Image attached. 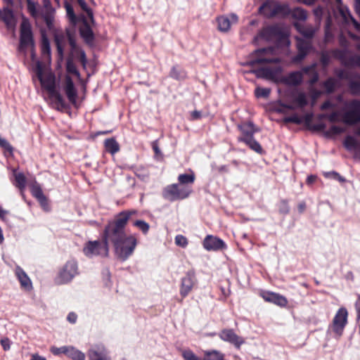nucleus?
Here are the masks:
<instances>
[{
	"instance_id": "nucleus-24",
	"label": "nucleus",
	"mask_w": 360,
	"mask_h": 360,
	"mask_svg": "<svg viewBox=\"0 0 360 360\" xmlns=\"http://www.w3.org/2000/svg\"><path fill=\"white\" fill-rule=\"evenodd\" d=\"M231 19L226 16H220L217 18L218 29L221 32H227L231 27V20L233 22L238 21V16L236 14L231 15Z\"/></svg>"
},
{
	"instance_id": "nucleus-35",
	"label": "nucleus",
	"mask_w": 360,
	"mask_h": 360,
	"mask_svg": "<svg viewBox=\"0 0 360 360\" xmlns=\"http://www.w3.org/2000/svg\"><path fill=\"white\" fill-rule=\"evenodd\" d=\"M105 148L108 152L112 155L115 154L120 150L119 143L115 139H108L104 142Z\"/></svg>"
},
{
	"instance_id": "nucleus-44",
	"label": "nucleus",
	"mask_w": 360,
	"mask_h": 360,
	"mask_svg": "<svg viewBox=\"0 0 360 360\" xmlns=\"http://www.w3.org/2000/svg\"><path fill=\"white\" fill-rule=\"evenodd\" d=\"M270 93L271 89L269 88L257 87L255 90V94L257 98H268Z\"/></svg>"
},
{
	"instance_id": "nucleus-41",
	"label": "nucleus",
	"mask_w": 360,
	"mask_h": 360,
	"mask_svg": "<svg viewBox=\"0 0 360 360\" xmlns=\"http://www.w3.org/2000/svg\"><path fill=\"white\" fill-rule=\"evenodd\" d=\"M65 8L66 10L67 16L70 20V22L72 25H76L77 22V18L75 14L74 9L70 4L68 1H65L64 4Z\"/></svg>"
},
{
	"instance_id": "nucleus-38",
	"label": "nucleus",
	"mask_w": 360,
	"mask_h": 360,
	"mask_svg": "<svg viewBox=\"0 0 360 360\" xmlns=\"http://www.w3.org/2000/svg\"><path fill=\"white\" fill-rule=\"evenodd\" d=\"M202 360H224V354L217 350L206 351Z\"/></svg>"
},
{
	"instance_id": "nucleus-42",
	"label": "nucleus",
	"mask_w": 360,
	"mask_h": 360,
	"mask_svg": "<svg viewBox=\"0 0 360 360\" xmlns=\"http://www.w3.org/2000/svg\"><path fill=\"white\" fill-rule=\"evenodd\" d=\"M31 193L32 195L38 200H44V194L40 187V186L35 182L31 186Z\"/></svg>"
},
{
	"instance_id": "nucleus-28",
	"label": "nucleus",
	"mask_w": 360,
	"mask_h": 360,
	"mask_svg": "<svg viewBox=\"0 0 360 360\" xmlns=\"http://www.w3.org/2000/svg\"><path fill=\"white\" fill-rule=\"evenodd\" d=\"M280 34V29L276 25L268 26L264 28L261 33V37L267 41H271L274 38Z\"/></svg>"
},
{
	"instance_id": "nucleus-20",
	"label": "nucleus",
	"mask_w": 360,
	"mask_h": 360,
	"mask_svg": "<svg viewBox=\"0 0 360 360\" xmlns=\"http://www.w3.org/2000/svg\"><path fill=\"white\" fill-rule=\"evenodd\" d=\"M262 298L268 302L274 303L279 307H284L288 304L285 297L273 292H264L261 293Z\"/></svg>"
},
{
	"instance_id": "nucleus-6",
	"label": "nucleus",
	"mask_w": 360,
	"mask_h": 360,
	"mask_svg": "<svg viewBox=\"0 0 360 360\" xmlns=\"http://www.w3.org/2000/svg\"><path fill=\"white\" fill-rule=\"evenodd\" d=\"M36 74L42 88L47 91L49 95L56 91L55 75L51 72H45L39 62L37 64Z\"/></svg>"
},
{
	"instance_id": "nucleus-17",
	"label": "nucleus",
	"mask_w": 360,
	"mask_h": 360,
	"mask_svg": "<svg viewBox=\"0 0 360 360\" xmlns=\"http://www.w3.org/2000/svg\"><path fill=\"white\" fill-rule=\"evenodd\" d=\"M63 89L69 101L72 104L75 105L77 103V91L70 76L65 75L63 83Z\"/></svg>"
},
{
	"instance_id": "nucleus-18",
	"label": "nucleus",
	"mask_w": 360,
	"mask_h": 360,
	"mask_svg": "<svg viewBox=\"0 0 360 360\" xmlns=\"http://www.w3.org/2000/svg\"><path fill=\"white\" fill-rule=\"evenodd\" d=\"M89 360H110V357L106 349L101 345L92 347L88 351Z\"/></svg>"
},
{
	"instance_id": "nucleus-48",
	"label": "nucleus",
	"mask_w": 360,
	"mask_h": 360,
	"mask_svg": "<svg viewBox=\"0 0 360 360\" xmlns=\"http://www.w3.org/2000/svg\"><path fill=\"white\" fill-rule=\"evenodd\" d=\"M134 225L138 227L143 233H148L149 230V224L143 220H136Z\"/></svg>"
},
{
	"instance_id": "nucleus-31",
	"label": "nucleus",
	"mask_w": 360,
	"mask_h": 360,
	"mask_svg": "<svg viewBox=\"0 0 360 360\" xmlns=\"http://www.w3.org/2000/svg\"><path fill=\"white\" fill-rule=\"evenodd\" d=\"M238 141L244 142L252 150L258 153H262V148L261 145L254 139V136L250 138H238Z\"/></svg>"
},
{
	"instance_id": "nucleus-52",
	"label": "nucleus",
	"mask_w": 360,
	"mask_h": 360,
	"mask_svg": "<svg viewBox=\"0 0 360 360\" xmlns=\"http://www.w3.org/2000/svg\"><path fill=\"white\" fill-rule=\"evenodd\" d=\"M68 349V346H63L60 347H52L51 348V352L54 355H60L61 354L66 355Z\"/></svg>"
},
{
	"instance_id": "nucleus-30",
	"label": "nucleus",
	"mask_w": 360,
	"mask_h": 360,
	"mask_svg": "<svg viewBox=\"0 0 360 360\" xmlns=\"http://www.w3.org/2000/svg\"><path fill=\"white\" fill-rule=\"evenodd\" d=\"M317 64L316 63L309 66H305L302 68V71L304 74L311 75V78L309 81L311 85H313L319 80V74L316 70Z\"/></svg>"
},
{
	"instance_id": "nucleus-51",
	"label": "nucleus",
	"mask_w": 360,
	"mask_h": 360,
	"mask_svg": "<svg viewBox=\"0 0 360 360\" xmlns=\"http://www.w3.org/2000/svg\"><path fill=\"white\" fill-rule=\"evenodd\" d=\"M175 243L178 246L185 248L188 245V240L183 235H177L175 237Z\"/></svg>"
},
{
	"instance_id": "nucleus-13",
	"label": "nucleus",
	"mask_w": 360,
	"mask_h": 360,
	"mask_svg": "<svg viewBox=\"0 0 360 360\" xmlns=\"http://www.w3.org/2000/svg\"><path fill=\"white\" fill-rule=\"evenodd\" d=\"M33 44L32 33L29 22L23 21L20 25V48L21 49Z\"/></svg>"
},
{
	"instance_id": "nucleus-23",
	"label": "nucleus",
	"mask_w": 360,
	"mask_h": 360,
	"mask_svg": "<svg viewBox=\"0 0 360 360\" xmlns=\"http://www.w3.org/2000/svg\"><path fill=\"white\" fill-rule=\"evenodd\" d=\"M51 105L58 111H63L66 108V103L58 91H55L49 95Z\"/></svg>"
},
{
	"instance_id": "nucleus-29",
	"label": "nucleus",
	"mask_w": 360,
	"mask_h": 360,
	"mask_svg": "<svg viewBox=\"0 0 360 360\" xmlns=\"http://www.w3.org/2000/svg\"><path fill=\"white\" fill-rule=\"evenodd\" d=\"M240 130L241 131L242 136L239 138H250L254 136V134L257 131L252 122H245L240 125Z\"/></svg>"
},
{
	"instance_id": "nucleus-22",
	"label": "nucleus",
	"mask_w": 360,
	"mask_h": 360,
	"mask_svg": "<svg viewBox=\"0 0 360 360\" xmlns=\"http://www.w3.org/2000/svg\"><path fill=\"white\" fill-rule=\"evenodd\" d=\"M79 33L86 44L89 45L93 44L94 41V35L91 27L85 19L83 20V24L79 28Z\"/></svg>"
},
{
	"instance_id": "nucleus-12",
	"label": "nucleus",
	"mask_w": 360,
	"mask_h": 360,
	"mask_svg": "<svg viewBox=\"0 0 360 360\" xmlns=\"http://www.w3.org/2000/svg\"><path fill=\"white\" fill-rule=\"evenodd\" d=\"M284 6L274 1H266L259 7V13L266 18H271L280 13Z\"/></svg>"
},
{
	"instance_id": "nucleus-50",
	"label": "nucleus",
	"mask_w": 360,
	"mask_h": 360,
	"mask_svg": "<svg viewBox=\"0 0 360 360\" xmlns=\"http://www.w3.org/2000/svg\"><path fill=\"white\" fill-rule=\"evenodd\" d=\"M63 37H60L59 35L56 36V44L57 46V51L59 56L60 58H63V50H64V45L62 42V38Z\"/></svg>"
},
{
	"instance_id": "nucleus-10",
	"label": "nucleus",
	"mask_w": 360,
	"mask_h": 360,
	"mask_svg": "<svg viewBox=\"0 0 360 360\" xmlns=\"http://www.w3.org/2000/svg\"><path fill=\"white\" fill-rule=\"evenodd\" d=\"M219 337L221 340L233 345L237 349H240L245 343L244 338L237 335L231 328L222 329L219 333Z\"/></svg>"
},
{
	"instance_id": "nucleus-43",
	"label": "nucleus",
	"mask_w": 360,
	"mask_h": 360,
	"mask_svg": "<svg viewBox=\"0 0 360 360\" xmlns=\"http://www.w3.org/2000/svg\"><path fill=\"white\" fill-rule=\"evenodd\" d=\"M323 86L328 93H331L335 89L336 81L334 78L330 77L323 82Z\"/></svg>"
},
{
	"instance_id": "nucleus-14",
	"label": "nucleus",
	"mask_w": 360,
	"mask_h": 360,
	"mask_svg": "<svg viewBox=\"0 0 360 360\" xmlns=\"http://www.w3.org/2000/svg\"><path fill=\"white\" fill-rule=\"evenodd\" d=\"M333 55L335 58L339 59L342 64L346 66H357L360 68V56L354 55L347 58V51L345 50L335 49L333 51Z\"/></svg>"
},
{
	"instance_id": "nucleus-1",
	"label": "nucleus",
	"mask_w": 360,
	"mask_h": 360,
	"mask_svg": "<svg viewBox=\"0 0 360 360\" xmlns=\"http://www.w3.org/2000/svg\"><path fill=\"white\" fill-rule=\"evenodd\" d=\"M272 52L273 49L270 48L257 50L255 52L256 58L250 63L252 65H264L254 70L257 77L278 82H280L282 68L278 65H269L270 63H278L280 62V60L277 58L270 57Z\"/></svg>"
},
{
	"instance_id": "nucleus-39",
	"label": "nucleus",
	"mask_w": 360,
	"mask_h": 360,
	"mask_svg": "<svg viewBox=\"0 0 360 360\" xmlns=\"http://www.w3.org/2000/svg\"><path fill=\"white\" fill-rule=\"evenodd\" d=\"M195 176L193 172L191 174H182L178 176V181L180 184L186 186V184H193L195 181Z\"/></svg>"
},
{
	"instance_id": "nucleus-64",
	"label": "nucleus",
	"mask_w": 360,
	"mask_h": 360,
	"mask_svg": "<svg viewBox=\"0 0 360 360\" xmlns=\"http://www.w3.org/2000/svg\"><path fill=\"white\" fill-rule=\"evenodd\" d=\"M30 360H46V359L44 356H40L37 353H34L31 355Z\"/></svg>"
},
{
	"instance_id": "nucleus-7",
	"label": "nucleus",
	"mask_w": 360,
	"mask_h": 360,
	"mask_svg": "<svg viewBox=\"0 0 360 360\" xmlns=\"http://www.w3.org/2000/svg\"><path fill=\"white\" fill-rule=\"evenodd\" d=\"M78 273L77 262L75 260L68 261L60 270L56 278V282L58 284L67 283L72 281Z\"/></svg>"
},
{
	"instance_id": "nucleus-57",
	"label": "nucleus",
	"mask_w": 360,
	"mask_h": 360,
	"mask_svg": "<svg viewBox=\"0 0 360 360\" xmlns=\"http://www.w3.org/2000/svg\"><path fill=\"white\" fill-rule=\"evenodd\" d=\"M338 112H333L329 115H323V117H327L330 122H335L338 121Z\"/></svg>"
},
{
	"instance_id": "nucleus-11",
	"label": "nucleus",
	"mask_w": 360,
	"mask_h": 360,
	"mask_svg": "<svg viewBox=\"0 0 360 360\" xmlns=\"http://www.w3.org/2000/svg\"><path fill=\"white\" fill-rule=\"evenodd\" d=\"M297 48L298 53L292 58L294 63L301 62L312 49L311 40L297 38Z\"/></svg>"
},
{
	"instance_id": "nucleus-46",
	"label": "nucleus",
	"mask_w": 360,
	"mask_h": 360,
	"mask_svg": "<svg viewBox=\"0 0 360 360\" xmlns=\"http://www.w3.org/2000/svg\"><path fill=\"white\" fill-rule=\"evenodd\" d=\"M78 4L81 7V8L85 11L88 15V17L90 18L91 20H93L94 15L93 12L90 8L87 6L86 3L84 0H77Z\"/></svg>"
},
{
	"instance_id": "nucleus-25",
	"label": "nucleus",
	"mask_w": 360,
	"mask_h": 360,
	"mask_svg": "<svg viewBox=\"0 0 360 360\" xmlns=\"http://www.w3.org/2000/svg\"><path fill=\"white\" fill-rule=\"evenodd\" d=\"M338 9L345 23H349V22H352L354 27L357 30H360V24L352 17V15L350 13V11H349L347 6L340 5L338 6Z\"/></svg>"
},
{
	"instance_id": "nucleus-3",
	"label": "nucleus",
	"mask_w": 360,
	"mask_h": 360,
	"mask_svg": "<svg viewBox=\"0 0 360 360\" xmlns=\"http://www.w3.org/2000/svg\"><path fill=\"white\" fill-rule=\"evenodd\" d=\"M138 241L135 235H126L113 244L115 255L122 261L127 260L134 252Z\"/></svg>"
},
{
	"instance_id": "nucleus-8",
	"label": "nucleus",
	"mask_w": 360,
	"mask_h": 360,
	"mask_svg": "<svg viewBox=\"0 0 360 360\" xmlns=\"http://www.w3.org/2000/svg\"><path fill=\"white\" fill-rule=\"evenodd\" d=\"M84 253L87 257L96 255L107 256L108 254V244L106 242L89 241L84 248Z\"/></svg>"
},
{
	"instance_id": "nucleus-37",
	"label": "nucleus",
	"mask_w": 360,
	"mask_h": 360,
	"mask_svg": "<svg viewBox=\"0 0 360 360\" xmlns=\"http://www.w3.org/2000/svg\"><path fill=\"white\" fill-rule=\"evenodd\" d=\"M343 145L348 150H355L359 148V144L356 139L352 136L348 135L345 137Z\"/></svg>"
},
{
	"instance_id": "nucleus-40",
	"label": "nucleus",
	"mask_w": 360,
	"mask_h": 360,
	"mask_svg": "<svg viewBox=\"0 0 360 360\" xmlns=\"http://www.w3.org/2000/svg\"><path fill=\"white\" fill-rule=\"evenodd\" d=\"M291 15L293 18L301 21H304L307 18V11L304 9L300 7L293 8L291 11Z\"/></svg>"
},
{
	"instance_id": "nucleus-62",
	"label": "nucleus",
	"mask_w": 360,
	"mask_h": 360,
	"mask_svg": "<svg viewBox=\"0 0 360 360\" xmlns=\"http://www.w3.org/2000/svg\"><path fill=\"white\" fill-rule=\"evenodd\" d=\"M77 316L76 314L73 313V312H70L68 315V320L69 322L72 323H75L77 321Z\"/></svg>"
},
{
	"instance_id": "nucleus-61",
	"label": "nucleus",
	"mask_w": 360,
	"mask_h": 360,
	"mask_svg": "<svg viewBox=\"0 0 360 360\" xmlns=\"http://www.w3.org/2000/svg\"><path fill=\"white\" fill-rule=\"evenodd\" d=\"M355 309L356 311L357 320H360V295L358 296V300L355 302Z\"/></svg>"
},
{
	"instance_id": "nucleus-27",
	"label": "nucleus",
	"mask_w": 360,
	"mask_h": 360,
	"mask_svg": "<svg viewBox=\"0 0 360 360\" xmlns=\"http://www.w3.org/2000/svg\"><path fill=\"white\" fill-rule=\"evenodd\" d=\"M15 273L20 283L22 288L26 290H30L32 288V282L27 274L23 271L22 268L18 266H16Z\"/></svg>"
},
{
	"instance_id": "nucleus-63",
	"label": "nucleus",
	"mask_w": 360,
	"mask_h": 360,
	"mask_svg": "<svg viewBox=\"0 0 360 360\" xmlns=\"http://www.w3.org/2000/svg\"><path fill=\"white\" fill-rule=\"evenodd\" d=\"M314 13L315 15V16L320 19L322 16V14H323V8L321 7H317L314 10Z\"/></svg>"
},
{
	"instance_id": "nucleus-60",
	"label": "nucleus",
	"mask_w": 360,
	"mask_h": 360,
	"mask_svg": "<svg viewBox=\"0 0 360 360\" xmlns=\"http://www.w3.org/2000/svg\"><path fill=\"white\" fill-rule=\"evenodd\" d=\"M27 8L29 11L31 13L32 15H34L36 13V6L34 2H32L30 0L27 1Z\"/></svg>"
},
{
	"instance_id": "nucleus-45",
	"label": "nucleus",
	"mask_w": 360,
	"mask_h": 360,
	"mask_svg": "<svg viewBox=\"0 0 360 360\" xmlns=\"http://www.w3.org/2000/svg\"><path fill=\"white\" fill-rule=\"evenodd\" d=\"M66 70L68 73L73 74L76 75L77 77H79L80 75L78 70H77V68L75 65L74 64L72 59H68L66 64Z\"/></svg>"
},
{
	"instance_id": "nucleus-56",
	"label": "nucleus",
	"mask_w": 360,
	"mask_h": 360,
	"mask_svg": "<svg viewBox=\"0 0 360 360\" xmlns=\"http://www.w3.org/2000/svg\"><path fill=\"white\" fill-rule=\"evenodd\" d=\"M321 63L324 67H326L330 63V56L327 52H322L321 56Z\"/></svg>"
},
{
	"instance_id": "nucleus-26",
	"label": "nucleus",
	"mask_w": 360,
	"mask_h": 360,
	"mask_svg": "<svg viewBox=\"0 0 360 360\" xmlns=\"http://www.w3.org/2000/svg\"><path fill=\"white\" fill-rule=\"evenodd\" d=\"M0 19L8 27H12L15 25L13 12L9 8H4L2 10H0Z\"/></svg>"
},
{
	"instance_id": "nucleus-49",
	"label": "nucleus",
	"mask_w": 360,
	"mask_h": 360,
	"mask_svg": "<svg viewBox=\"0 0 360 360\" xmlns=\"http://www.w3.org/2000/svg\"><path fill=\"white\" fill-rule=\"evenodd\" d=\"M345 131V129L343 127L333 125L330 127V129L326 131V134L327 136H333L340 134Z\"/></svg>"
},
{
	"instance_id": "nucleus-2",
	"label": "nucleus",
	"mask_w": 360,
	"mask_h": 360,
	"mask_svg": "<svg viewBox=\"0 0 360 360\" xmlns=\"http://www.w3.org/2000/svg\"><path fill=\"white\" fill-rule=\"evenodd\" d=\"M136 213L135 210H125L117 214L105 226L103 235V241L108 244L110 242L113 245L123 238L127 235L124 231L125 226L131 217Z\"/></svg>"
},
{
	"instance_id": "nucleus-34",
	"label": "nucleus",
	"mask_w": 360,
	"mask_h": 360,
	"mask_svg": "<svg viewBox=\"0 0 360 360\" xmlns=\"http://www.w3.org/2000/svg\"><path fill=\"white\" fill-rule=\"evenodd\" d=\"M66 356L72 360H85V354L72 346H68Z\"/></svg>"
},
{
	"instance_id": "nucleus-15",
	"label": "nucleus",
	"mask_w": 360,
	"mask_h": 360,
	"mask_svg": "<svg viewBox=\"0 0 360 360\" xmlns=\"http://www.w3.org/2000/svg\"><path fill=\"white\" fill-rule=\"evenodd\" d=\"M203 248L207 251H218L226 248L225 243L212 235H207L202 243Z\"/></svg>"
},
{
	"instance_id": "nucleus-19",
	"label": "nucleus",
	"mask_w": 360,
	"mask_h": 360,
	"mask_svg": "<svg viewBox=\"0 0 360 360\" xmlns=\"http://www.w3.org/2000/svg\"><path fill=\"white\" fill-rule=\"evenodd\" d=\"M292 103L286 105V108L294 110L295 108H302L308 103L307 94L304 92H293L291 94Z\"/></svg>"
},
{
	"instance_id": "nucleus-33",
	"label": "nucleus",
	"mask_w": 360,
	"mask_h": 360,
	"mask_svg": "<svg viewBox=\"0 0 360 360\" xmlns=\"http://www.w3.org/2000/svg\"><path fill=\"white\" fill-rule=\"evenodd\" d=\"M14 185L20 191L21 195L24 197V190L26 186V177L22 172L14 173Z\"/></svg>"
},
{
	"instance_id": "nucleus-32",
	"label": "nucleus",
	"mask_w": 360,
	"mask_h": 360,
	"mask_svg": "<svg viewBox=\"0 0 360 360\" xmlns=\"http://www.w3.org/2000/svg\"><path fill=\"white\" fill-rule=\"evenodd\" d=\"M297 31L305 38L310 40L314 34V30L311 27H305L298 22L294 24Z\"/></svg>"
},
{
	"instance_id": "nucleus-53",
	"label": "nucleus",
	"mask_w": 360,
	"mask_h": 360,
	"mask_svg": "<svg viewBox=\"0 0 360 360\" xmlns=\"http://www.w3.org/2000/svg\"><path fill=\"white\" fill-rule=\"evenodd\" d=\"M67 37L68 39L70 46L72 49V53H76L78 51V49H80L77 46V44H76L75 39L70 33L67 34Z\"/></svg>"
},
{
	"instance_id": "nucleus-9",
	"label": "nucleus",
	"mask_w": 360,
	"mask_h": 360,
	"mask_svg": "<svg viewBox=\"0 0 360 360\" xmlns=\"http://www.w3.org/2000/svg\"><path fill=\"white\" fill-rule=\"evenodd\" d=\"M348 312L346 308L340 307L336 312L332 322L333 331L341 336L347 324Z\"/></svg>"
},
{
	"instance_id": "nucleus-5",
	"label": "nucleus",
	"mask_w": 360,
	"mask_h": 360,
	"mask_svg": "<svg viewBox=\"0 0 360 360\" xmlns=\"http://www.w3.org/2000/svg\"><path fill=\"white\" fill-rule=\"evenodd\" d=\"M191 192L192 189L188 186L173 184L165 189L164 197L170 201H174L188 198Z\"/></svg>"
},
{
	"instance_id": "nucleus-16",
	"label": "nucleus",
	"mask_w": 360,
	"mask_h": 360,
	"mask_svg": "<svg viewBox=\"0 0 360 360\" xmlns=\"http://www.w3.org/2000/svg\"><path fill=\"white\" fill-rule=\"evenodd\" d=\"M195 283V277L193 272L188 271L184 277L181 278L180 286V295L182 298L186 297L192 290Z\"/></svg>"
},
{
	"instance_id": "nucleus-54",
	"label": "nucleus",
	"mask_w": 360,
	"mask_h": 360,
	"mask_svg": "<svg viewBox=\"0 0 360 360\" xmlns=\"http://www.w3.org/2000/svg\"><path fill=\"white\" fill-rule=\"evenodd\" d=\"M288 202L286 200H282L279 203V212L281 214H286L289 212Z\"/></svg>"
},
{
	"instance_id": "nucleus-58",
	"label": "nucleus",
	"mask_w": 360,
	"mask_h": 360,
	"mask_svg": "<svg viewBox=\"0 0 360 360\" xmlns=\"http://www.w3.org/2000/svg\"><path fill=\"white\" fill-rule=\"evenodd\" d=\"M1 345L5 351L9 350L11 348V342L7 338L1 340Z\"/></svg>"
},
{
	"instance_id": "nucleus-4",
	"label": "nucleus",
	"mask_w": 360,
	"mask_h": 360,
	"mask_svg": "<svg viewBox=\"0 0 360 360\" xmlns=\"http://www.w3.org/2000/svg\"><path fill=\"white\" fill-rule=\"evenodd\" d=\"M347 110L342 115L341 121L347 125L360 123V100L354 99L346 104Z\"/></svg>"
},
{
	"instance_id": "nucleus-21",
	"label": "nucleus",
	"mask_w": 360,
	"mask_h": 360,
	"mask_svg": "<svg viewBox=\"0 0 360 360\" xmlns=\"http://www.w3.org/2000/svg\"><path fill=\"white\" fill-rule=\"evenodd\" d=\"M303 72L302 70L301 71H295L290 72L288 75L281 77L280 82H282L286 85L288 86H298L303 81Z\"/></svg>"
},
{
	"instance_id": "nucleus-36",
	"label": "nucleus",
	"mask_w": 360,
	"mask_h": 360,
	"mask_svg": "<svg viewBox=\"0 0 360 360\" xmlns=\"http://www.w3.org/2000/svg\"><path fill=\"white\" fill-rule=\"evenodd\" d=\"M349 87L352 94L360 95V75H354L349 82Z\"/></svg>"
},
{
	"instance_id": "nucleus-47",
	"label": "nucleus",
	"mask_w": 360,
	"mask_h": 360,
	"mask_svg": "<svg viewBox=\"0 0 360 360\" xmlns=\"http://www.w3.org/2000/svg\"><path fill=\"white\" fill-rule=\"evenodd\" d=\"M181 355L184 360H202L197 356L191 349L182 351Z\"/></svg>"
},
{
	"instance_id": "nucleus-59",
	"label": "nucleus",
	"mask_w": 360,
	"mask_h": 360,
	"mask_svg": "<svg viewBox=\"0 0 360 360\" xmlns=\"http://www.w3.org/2000/svg\"><path fill=\"white\" fill-rule=\"evenodd\" d=\"M43 5L46 10L49 12H53L54 9L51 6V3L50 0H43Z\"/></svg>"
},
{
	"instance_id": "nucleus-55",
	"label": "nucleus",
	"mask_w": 360,
	"mask_h": 360,
	"mask_svg": "<svg viewBox=\"0 0 360 360\" xmlns=\"http://www.w3.org/2000/svg\"><path fill=\"white\" fill-rule=\"evenodd\" d=\"M74 54L77 56L82 65L85 67L86 64V57L85 52L82 49H78V51Z\"/></svg>"
}]
</instances>
